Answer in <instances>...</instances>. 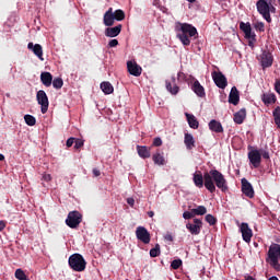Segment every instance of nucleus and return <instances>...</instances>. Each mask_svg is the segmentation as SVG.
Returning a JSON list of instances; mask_svg holds the SVG:
<instances>
[{"label": "nucleus", "instance_id": "27", "mask_svg": "<svg viewBox=\"0 0 280 280\" xmlns=\"http://www.w3.org/2000/svg\"><path fill=\"white\" fill-rule=\"evenodd\" d=\"M185 116L188 121V126L190 128H192V130H198L200 122H198V119L196 118V116H194L192 114H188V113H186Z\"/></svg>", "mask_w": 280, "mask_h": 280}, {"label": "nucleus", "instance_id": "13", "mask_svg": "<svg viewBox=\"0 0 280 280\" xmlns=\"http://www.w3.org/2000/svg\"><path fill=\"white\" fill-rule=\"evenodd\" d=\"M127 71L130 75L139 78L143 73V68L137 63V61H127Z\"/></svg>", "mask_w": 280, "mask_h": 280}, {"label": "nucleus", "instance_id": "60", "mask_svg": "<svg viewBox=\"0 0 280 280\" xmlns=\"http://www.w3.org/2000/svg\"><path fill=\"white\" fill-rule=\"evenodd\" d=\"M189 3H196V0H187Z\"/></svg>", "mask_w": 280, "mask_h": 280}, {"label": "nucleus", "instance_id": "21", "mask_svg": "<svg viewBox=\"0 0 280 280\" xmlns=\"http://www.w3.org/2000/svg\"><path fill=\"white\" fill-rule=\"evenodd\" d=\"M103 23L106 27H113L115 25V18L113 15V8H109L103 16Z\"/></svg>", "mask_w": 280, "mask_h": 280}, {"label": "nucleus", "instance_id": "43", "mask_svg": "<svg viewBox=\"0 0 280 280\" xmlns=\"http://www.w3.org/2000/svg\"><path fill=\"white\" fill-rule=\"evenodd\" d=\"M84 145V140L82 139H75L74 140V150H80Z\"/></svg>", "mask_w": 280, "mask_h": 280}, {"label": "nucleus", "instance_id": "32", "mask_svg": "<svg viewBox=\"0 0 280 280\" xmlns=\"http://www.w3.org/2000/svg\"><path fill=\"white\" fill-rule=\"evenodd\" d=\"M114 21H124L126 19V12L124 10L118 9L113 12Z\"/></svg>", "mask_w": 280, "mask_h": 280}, {"label": "nucleus", "instance_id": "47", "mask_svg": "<svg viewBox=\"0 0 280 280\" xmlns=\"http://www.w3.org/2000/svg\"><path fill=\"white\" fill-rule=\"evenodd\" d=\"M75 143V138H69L66 142L67 148H71Z\"/></svg>", "mask_w": 280, "mask_h": 280}, {"label": "nucleus", "instance_id": "34", "mask_svg": "<svg viewBox=\"0 0 280 280\" xmlns=\"http://www.w3.org/2000/svg\"><path fill=\"white\" fill-rule=\"evenodd\" d=\"M192 213L195 215H205V214H207V207L198 206L197 208L192 209Z\"/></svg>", "mask_w": 280, "mask_h": 280}, {"label": "nucleus", "instance_id": "6", "mask_svg": "<svg viewBox=\"0 0 280 280\" xmlns=\"http://www.w3.org/2000/svg\"><path fill=\"white\" fill-rule=\"evenodd\" d=\"M257 12L262 15V19L267 23H272V18L270 16V0H258L256 2Z\"/></svg>", "mask_w": 280, "mask_h": 280}, {"label": "nucleus", "instance_id": "30", "mask_svg": "<svg viewBox=\"0 0 280 280\" xmlns=\"http://www.w3.org/2000/svg\"><path fill=\"white\" fill-rule=\"evenodd\" d=\"M244 119H246V108H242L237 113L234 114V122L242 125L244 124Z\"/></svg>", "mask_w": 280, "mask_h": 280}, {"label": "nucleus", "instance_id": "29", "mask_svg": "<svg viewBox=\"0 0 280 280\" xmlns=\"http://www.w3.org/2000/svg\"><path fill=\"white\" fill-rule=\"evenodd\" d=\"M261 101L264 102L265 106H270V104L277 103V95H275V93L262 94Z\"/></svg>", "mask_w": 280, "mask_h": 280}, {"label": "nucleus", "instance_id": "50", "mask_svg": "<svg viewBox=\"0 0 280 280\" xmlns=\"http://www.w3.org/2000/svg\"><path fill=\"white\" fill-rule=\"evenodd\" d=\"M164 240H166V242H174V236H172V234H166Z\"/></svg>", "mask_w": 280, "mask_h": 280}, {"label": "nucleus", "instance_id": "40", "mask_svg": "<svg viewBox=\"0 0 280 280\" xmlns=\"http://www.w3.org/2000/svg\"><path fill=\"white\" fill-rule=\"evenodd\" d=\"M254 27L256 32H266V25L264 24V22H256L254 24Z\"/></svg>", "mask_w": 280, "mask_h": 280}, {"label": "nucleus", "instance_id": "26", "mask_svg": "<svg viewBox=\"0 0 280 280\" xmlns=\"http://www.w3.org/2000/svg\"><path fill=\"white\" fill-rule=\"evenodd\" d=\"M208 126H209V130H211V132H217V133L224 132V127H222V122H220L215 119L210 120Z\"/></svg>", "mask_w": 280, "mask_h": 280}, {"label": "nucleus", "instance_id": "35", "mask_svg": "<svg viewBox=\"0 0 280 280\" xmlns=\"http://www.w3.org/2000/svg\"><path fill=\"white\" fill-rule=\"evenodd\" d=\"M52 86L54 89H57V91H59V89H62V86H65V81H62V78H55L52 80Z\"/></svg>", "mask_w": 280, "mask_h": 280}, {"label": "nucleus", "instance_id": "38", "mask_svg": "<svg viewBox=\"0 0 280 280\" xmlns=\"http://www.w3.org/2000/svg\"><path fill=\"white\" fill-rule=\"evenodd\" d=\"M206 222H208V224H210V226H215V224H218V219L215 217H213L212 214H207Z\"/></svg>", "mask_w": 280, "mask_h": 280}, {"label": "nucleus", "instance_id": "3", "mask_svg": "<svg viewBox=\"0 0 280 280\" xmlns=\"http://www.w3.org/2000/svg\"><path fill=\"white\" fill-rule=\"evenodd\" d=\"M280 245L277 243H272L269 246L266 261L271 266V268H275L278 272H280Z\"/></svg>", "mask_w": 280, "mask_h": 280}, {"label": "nucleus", "instance_id": "22", "mask_svg": "<svg viewBox=\"0 0 280 280\" xmlns=\"http://www.w3.org/2000/svg\"><path fill=\"white\" fill-rule=\"evenodd\" d=\"M191 91L196 94L197 97H206L207 93L205 92V86L200 84V81L195 80L191 85Z\"/></svg>", "mask_w": 280, "mask_h": 280}, {"label": "nucleus", "instance_id": "9", "mask_svg": "<svg viewBox=\"0 0 280 280\" xmlns=\"http://www.w3.org/2000/svg\"><path fill=\"white\" fill-rule=\"evenodd\" d=\"M37 104L40 106L42 114L45 115L49 110V97L44 90H39L36 94Z\"/></svg>", "mask_w": 280, "mask_h": 280}, {"label": "nucleus", "instance_id": "56", "mask_svg": "<svg viewBox=\"0 0 280 280\" xmlns=\"http://www.w3.org/2000/svg\"><path fill=\"white\" fill-rule=\"evenodd\" d=\"M148 215H149V218H154V212L150 211V212H148Z\"/></svg>", "mask_w": 280, "mask_h": 280}, {"label": "nucleus", "instance_id": "52", "mask_svg": "<svg viewBox=\"0 0 280 280\" xmlns=\"http://www.w3.org/2000/svg\"><path fill=\"white\" fill-rule=\"evenodd\" d=\"M93 175L95 176V177H97V176H102V172H100V170H97V168H93Z\"/></svg>", "mask_w": 280, "mask_h": 280}, {"label": "nucleus", "instance_id": "11", "mask_svg": "<svg viewBox=\"0 0 280 280\" xmlns=\"http://www.w3.org/2000/svg\"><path fill=\"white\" fill-rule=\"evenodd\" d=\"M240 30L245 34V38L249 40H257V35L253 33V27L250 26V23H240Z\"/></svg>", "mask_w": 280, "mask_h": 280}, {"label": "nucleus", "instance_id": "41", "mask_svg": "<svg viewBox=\"0 0 280 280\" xmlns=\"http://www.w3.org/2000/svg\"><path fill=\"white\" fill-rule=\"evenodd\" d=\"M180 266H183L182 259H175L171 262V268H173V270H178V268H180Z\"/></svg>", "mask_w": 280, "mask_h": 280}, {"label": "nucleus", "instance_id": "24", "mask_svg": "<svg viewBox=\"0 0 280 280\" xmlns=\"http://www.w3.org/2000/svg\"><path fill=\"white\" fill-rule=\"evenodd\" d=\"M229 102L230 104H233V106H237V104H240V91H237L236 86L231 89Z\"/></svg>", "mask_w": 280, "mask_h": 280}, {"label": "nucleus", "instance_id": "15", "mask_svg": "<svg viewBox=\"0 0 280 280\" xmlns=\"http://www.w3.org/2000/svg\"><path fill=\"white\" fill-rule=\"evenodd\" d=\"M241 185L244 196H246L247 198H255V189H253V185L248 183V179L242 178Z\"/></svg>", "mask_w": 280, "mask_h": 280}, {"label": "nucleus", "instance_id": "37", "mask_svg": "<svg viewBox=\"0 0 280 280\" xmlns=\"http://www.w3.org/2000/svg\"><path fill=\"white\" fill-rule=\"evenodd\" d=\"M161 255V245L156 244L155 247L150 249V257H159Z\"/></svg>", "mask_w": 280, "mask_h": 280}, {"label": "nucleus", "instance_id": "39", "mask_svg": "<svg viewBox=\"0 0 280 280\" xmlns=\"http://www.w3.org/2000/svg\"><path fill=\"white\" fill-rule=\"evenodd\" d=\"M26 278H27V275H25V271H23V269L15 270V279L24 280Z\"/></svg>", "mask_w": 280, "mask_h": 280}, {"label": "nucleus", "instance_id": "20", "mask_svg": "<svg viewBox=\"0 0 280 280\" xmlns=\"http://www.w3.org/2000/svg\"><path fill=\"white\" fill-rule=\"evenodd\" d=\"M136 150L140 159H150V156H152V148L148 145H137Z\"/></svg>", "mask_w": 280, "mask_h": 280}, {"label": "nucleus", "instance_id": "7", "mask_svg": "<svg viewBox=\"0 0 280 280\" xmlns=\"http://www.w3.org/2000/svg\"><path fill=\"white\" fill-rule=\"evenodd\" d=\"M66 224L69 229H78L82 224V213L78 210L70 211L66 219Z\"/></svg>", "mask_w": 280, "mask_h": 280}, {"label": "nucleus", "instance_id": "42", "mask_svg": "<svg viewBox=\"0 0 280 280\" xmlns=\"http://www.w3.org/2000/svg\"><path fill=\"white\" fill-rule=\"evenodd\" d=\"M183 218L184 220H191V218H196V215L194 214V210L191 209L190 211H185L183 213Z\"/></svg>", "mask_w": 280, "mask_h": 280}, {"label": "nucleus", "instance_id": "8", "mask_svg": "<svg viewBox=\"0 0 280 280\" xmlns=\"http://www.w3.org/2000/svg\"><path fill=\"white\" fill-rule=\"evenodd\" d=\"M247 159L250 165L257 170L261 165V152L253 147H248Z\"/></svg>", "mask_w": 280, "mask_h": 280}, {"label": "nucleus", "instance_id": "17", "mask_svg": "<svg viewBox=\"0 0 280 280\" xmlns=\"http://www.w3.org/2000/svg\"><path fill=\"white\" fill-rule=\"evenodd\" d=\"M152 161L154 165H159L160 167L163 165H167V160H165V153L161 150H156V152L152 155Z\"/></svg>", "mask_w": 280, "mask_h": 280}, {"label": "nucleus", "instance_id": "31", "mask_svg": "<svg viewBox=\"0 0 280 280\" xmlns=\"http://www.w3.org/2000/svg\"><path fill=\"white\" fill-rule=\"evenodd\" d=\"M101 90L105 95H110L115 91V88H113V84L110 82L104 81L101 83Z\"/></svg>", "mask_w": 280, "mask_h": 280}, {"label": "nucleus", "instance_id": "1", "mask_svg": "<svg viewBox=\"0 0 280 280\" xmlns=\"http://www.w3.org/2000/svg\"><path fill=\"white\" fill-rule=\"evenodd\" d=\"M192 182L198 189L206 187L210 194H215V187L221 191H229V183L224 175L218 170H211L202 175V172L197 171L192 175Z\"/></svg>", "mask_w": 280, "mask_h": 280}, {"label": "nucleus", "instance_id": "18", "mask_svg": "<svg viewBox=\"0 0 280 280\" xmlns=\"http://www.w3.org/2000/svg\"><path fill=\"white\" fill-rule=\"evenodd\" d=\"M121 24H118L114 27L108 26L107 28H105V36H107V38H117V36L121 34Z\"/></svg>", "mask_w": 280, "mask_h": 280}, {"label": "nucleus", "instance_id": "48", "mask_svg": "<svg viewBox=\"0 0 280 280\" xmlns=\"http://www.w3.org/2000/svg\"><path fill=\"white\" fill-rule=\"evenodd\" d=\"M260 154L262 156V159H270V153L268 151H265V150H260Z\"/></svg>", "mask_w": 280, "mask_h": 280}, {"label": "nucleus", "instance_id": "25", "mask_svg": "<svg viewBox=\"0 0 280 280\" xmlns=\"http://www.w3.org/2000/svg\"><path fill=\"white\" fill-rule=\"evenodd\" d=\"M40 82L44 86L49 88L54 82V75L51 72H42L40 73Z\"/></svg>", "mask_w": 280, "mask_h": 280}, {"label": "nucleus", "instance_id": "10", "mask_svg": "<svg viewBox=\"0 0 280 280\" xmlns=\"http://www.w3.org/2000/svg\"><path fill=\"white\" fill-rule=\"evenodd\" d=\"M212 80L218 89H226L229 86V81L222 72H212Z\"/></svg>", "mask_w": 280, "mask_h": 280}, {"label": "nucleus", "instance_id": "44", "mask_svg": "<svg viewBox=\"0 0 280 280\" xmlns=\"http://www.w3.org/2000/svg\"><path fill=\"white\" fill-rule=\"evenodd\" d=\"M152 145L154 148H161V145H163V140H161V138L156 137V138L153 139Z\"/></svg>", "mask_w": 280, "mask_h": 280}, {"label": "nucleus", "instance_id": "45", "mask_svg": "<svg viewBox=\"0 0 280 280\" xmlns=\"http://www.w3.org/2000/svg\"><path fill=\"white\" fill-rule=\"evenodd\" d=\"M275 91L280 95V79H276L275 81Z\"/></svg>", "mask_w": 280, "mask_h": 280}, {"label": "nucleus", "instance_id": "19", "mask_svg": "<svg viewBox=\"0 0 280 280\" xmlns=\"http://www.w3.org/2000/svg\"><path fill=\"white\" fill-rule=\"evenodd\" d=\"M165 84H166V91H168L171 95H178L180 88L176 85V77H172V82L166 80Z\"/></svg>", "mask_w": 280, "mask_h": 280}, {"label": "nucleus", "instance_id": "28", "mask_svg": "<svg viewBox=\"0 0 280 280\" xmlns=\"http://www.w3.org/2000/svg\"><path fill=\"white\" fill-rule=\"evenodd\" d=\"M184 143L187 150H194V148H196V140H194V136L191 133H185Z\"/></svg>", "mask_w": 280, "mask_h": 280}, {"label": "nucleus", "instance_id": "58", "mask_svg": "<svg viewBox=\"0 0 280 280\" xmlns=\"http://www.w3.org/2000/svg\"><path fill=\"white\" fill-rule=\"evenodd\" d=\"M246 280H255V278L253 276H248Z\"/></svg>", "mask_w": 280, "mask_h": 280}, {"label": "nucleus", "instance_id": "54", "mask_svg": "<svg viewBox=\"0 0 280 280\" xmlns=\"http://www.w3.org/2000/svg\"><path fill=\"white\" fill-rule=\"evenodd\" d=\"M178 80L185 79V74L183 72H178L177 74Z\"/></svg>", "mask_w": 280, "mask_h": 280}, {"label": "nucleus", "instance_id": "23", "mask_svg": "<svg viewBox=\"0 0 280 280\" xmlns=\"http://www.w3.org/2000/svg\"><path fill=\"white\" fill-rule=\"evenodd\" d=\"M27 49L30 51H33V54H35L37 56V58H39V60H45L43 58V46H40V44H35L34 45V43L30 42L27 44Z\"/></svg>", "mask_w": 280, "mask_h": 280}, {"label": "nucleus", "instance_id": "33", "mask_svg": "<svg viewBox=\"0 0 280 280\" xmlns=\"http://www.w3.org/2000/svg\"><path fill=\"white\" fill-rule=\"evenodd\" d=\"M272 116H273V121H275L277 128L280 129V106H277V107L273 109Z\"/></svg>", "mask_w": 280, "mask_h": 280}, {"label": "nucleus", "instance_id": "2", "mask_svg": "<svg viewBox=\"0 0 280 280\" xmlns=\"http://www.w3.org/2000/svg\"><path fill=\"white\" fill-rule=\"evenodd\" d=\"M179 32L180 33L177 34V38L180 40L184 47H189V45H191V39L189 38L198 36V30H196V27H194L191 24L187 23L180 24Z\"/></svg>", "mask_w": 280, "mask_h": 280}, {"label": "nucleus", "instance_id": "57", "mask_svg": "<svg viewBox=\"0 0 280 280\" xmlns=\"http://www.w3.org/2000/svg\"><path fill=\"white\" fill-rule=\"evenodd\" d=\"M0 161H5V155L0 153Z\"/></svg>", "mask_w": 280, "mask_h": 280}, {"label": "nucleus", "instance_id": "55", "mask_svg": "<svg viewBox=\"0 0 280 280\" xmlns=\"http://www.w3.org/2000/svg\"><path fill=\"white\" fill-rule=\"evenodd\" d=\"M254 43H255V40L250 39L249 43H248V46L254 47Z\"/></svg>", "mask_w": 280, "mask_h": 280}, {"label": "nucleus", "instance_id": "12", "mask_svg": "<svg viewBox=\"0 0 280 280\" xmlns=\"http://www.w3.org/2000/svg\"><path fill=\"white\" fill-rule=\"evenodd\" d=\"M136 236H137V240L142 242V244H149L150 243V240H151L150 232H148V229H145L144 226H138L137 228Z\"/></svg>", "mask_w": 280, "mask_h": 280}, {"label": "nucleus", "instance_id": "4", "mask_svg": "<svg viewBox=\"0 0 280 280\" xmlns=\"http://www.w3.org/2000/svg\"><path fill=\"white\" fill-rule=\"evenodd\" d=\"M68 264L74 272H84L86 270V260L82 254H72L68 259Z\"/></svg>", "mask_w": 280, "mask_h": 280}, {"label": "nucleus", "instance_id": "49", "mask_svg": "<svg viewBox=\"0 0 280 280\" xmlns=\"http://www.w3.org/2000/svg\"><path fill=\"white\" fill-rule=\"evenodd\" d=\"M42 180L45 183H49L51 180V175L50 174H44L42 177Z\"/></svg>", "mask_w": 280, "mask_h": 280}, {"label": "nucleus", "instance_id": "59", "mask_svg": "<svg viewBox=\"0 0 280 280\" xmlns=\"http://www.w3.org/2000/svg\"><path fill=\"white\" fill-rule=\"evenodd\" d=\"M268 280H279V278L272 276L271 278H269Z\"/></svg>", "mask_w": 280, "mask_h": 280}, {"label": "nucleus", "instance_id": "14", "mask_svg": "<svg viewBox=\"0 0 280 280\" xmlns=\"http://www.w3.org/2000/svg\"><path fill=\"white\" fill-rule=\"evenodd\" d=\"M186 229L191 233V235H200L202 230V220L194 219V223H187Z\"/></svg>", "mask_w": 280, "mask_h": 280}, {"label": "nucleus", "instance_id": "53", "mask_svg": "<svg viewBox=\"0 0 280 280\" xmlns=\"http://www.w3.org/2000/svg\"><path fill=\"white\" fill-rule=\"evenodd\" d=\"M5 229V221H0V232Z\"/></svg>", "mask_w": 280, "mask_h": 280}, {"label": "nucleus", "instance_id": "51", "mask_svg": "<svg viewBox=\"0 0 280 280\" xmlns=\"http://www.w3.org/2000/svg\"><path fill=\"white\" fill-rule=\"evenodd\" d=\"M127 203L129 207H135V198H127Z\"/></svg>", "mask_w": 280, "mask_h": 280}, {"label": "nucleus", "instance_id": "46", "mask_svg": "<svg viewBox=\"0 0 280 280\" xmlns=\"http://www.w3.org/2000/svg\"><path fill=\"white\" fill-rule=\"evenodd\" d=\"M117 45H119V40L117 39H110L108 43V47H117Z\"/></svg>", "mask_w": 280, "mask_h": 280}, {"label": "nucleus", "instance_id": "5", "mask_svg": "<svg viewBox=\"0 0 280 280\" xmlns=\"http://www.w3.org/2000/svg\"><path fill=\"white\" fill-rule=\"evenodd\" d=\"M257 60H258L262 71H266V69H270V67H272V65L275 62V56H272V52H270V50L265 49L257 57Z\"/></svg>", "mask_w": 280, "mask_h": 280}, {"label": "nucleus", "instance_id": "36", "mask_svg": "<svg viewBox=\"0 0 280 280\" xmlns=\"http://www.w3.org/2000/svg\"><path fill=\"white\" fill-rule=\"evenodd\" d=\"M24 121L27 126H36V118L30 114L24 116Z\"/></svg>", "mask_w": 280, "mask_h": 280}, {"label": "nucleus", "instance_id": "16", "mask_svg": "<svg viewBox=\"0 0 280 280\" xmlns=\"http://www.w3.org/2000/svg\"><path fill=\"white\" fill-rule=\"evenodd\" d=\"M240 232L246 244H250V240H253V230L248 226V223H241Z\"/></svg>", "mask_w": 280, "mask_h": 280}]
</instances>
